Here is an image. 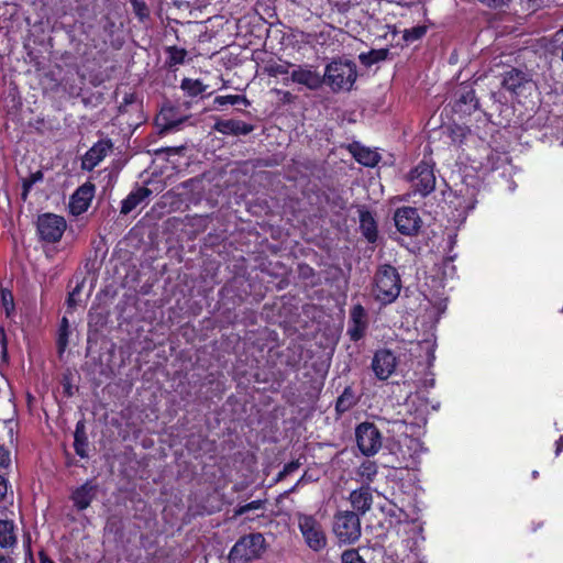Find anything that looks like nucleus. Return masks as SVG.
I'll use <instances>...</instances> for the list:
<instances>
[{
    "label": "nucleus",
    "mask_w": 563,
    "mask_h": 563,
    "mask_svg": "<svg viewBox=\"0 0 563 563\" xmlns=\"http://www.w3.org/2000/svg\"><path fill=\"white\" fill-rule=\"evenodd\" d=\"M323 76L332 92L350 91L357 78L356 64L349 59H334L325 66Z\"/></svg>",
    "instance_id": "1"
},
{
    "label": "nucleus",
    "mask_w": 563,
    "mask_h": 563,
    "mask_svg": "<svg viewBox=\"0 0 563 563\" xmlns=\"http://www.w3.org/2000/svg\"><path fill=\"white\" fill-rule=\"evenodd\" d=\"M401 280L397 269L388 264L378 267L374 277L373 294L379 302L387 305L397 299Z\"/></svg>",
    "instance_id": "2"
},
{
    "label": "nucleus",
    "mask_w": 563,
    "mask_h": 563,
    "mask_svg": "<svg viewBox=\"0 0 563 563\" xmlns=\"http://www.w3.org/2000/svg\"><path fill=\"white\" fill-rule=\"evenodd\" d=\"M296 520L303 541L310 550L320 552L327 548L325 530L316 516L297 512Z\"/></svg>",
    "instance_id": "3"
},
{
    "label": "nucleus",
    "mask_w": 563,
    "mask_h": 563,
    "mask_svg": "<svg viewBox=\"0 0 563 563\" xmlns=\"http://www.w3.org/2000/svg\"><path fill=\"white\" fill-rule=\"evenodd\" d=\"M265 538L262 533H250L240 538L230 551L232 563H246L260 559L265 551Z\"/></svg>",
    "instance_id": "4"
},
{
    "label": "nucleus",
    "mask_w": 563,
    "mask_h": 563,
    "mask_svg": "<svg viewBox=\"0 0 563 563\" xmlns=\"http://www.w3.org/2000/svg\"><path fill=\"white\" fill-rule=\"evenodd\" d=\"M333 532L340 543L351 544L361 537V521L354 511H339L334 516Z\"/></svg>",
    "instance_id": "5"
},
{
    "label": "nucleus",
    "mask_w": 563,
    "mask_h": 563,
    "mask_svg": "<svg viewBox=\"0 0 563 563\" xmlns=\"http://www.w3.org/2000/svg\"><path fill=\"white\" fill-rule=\"evenodd\" d=\"M412 194L426 197L435 188V175L433 166L427 162H420L407 176Z\"/></svg>",
    "instance_id": "6"
},
{
    "label": "nucleus",
    "mask_w": 563,
    "mask_h": 563,
    "mask_svg": "<svg viewBox=\"0 0 563 563\" xmlns=\"http://www.w3.org/2000/svg\"><path fill=\"white\" fill-rule=\"evenodd\" d=\"M67 223L64 217L55 213H43L37 217L36 231L41 241L46 243L58 242Z\"/></svg>",
    "instance_id": "7"
},
{
    "label": "nucleus",
    "mask_w": 563,
    "mask_h": 563,
    "mask_svg": "<svg viewBox=\"0 0 563 563\" xmlns=\"http://www.w3.org/2000/svg\"><path fill=\"white\" fill-rule=\"evenodd\" d=\"M355 435L358 449L366 456L375 455L382 448V434L374 423H361Z\"/></svg>",
    "instance_id": "8"
},
{
    "label": "nucleus",
    "mask_w": 563,
    "mask_h": 563,
    "mask_svg": "<svg viewBox=\"0 0 563 563\" xmlns=\"http://www.w3.org/2000/svg\"><path fill=\"white\" fill-rule=\"evenodd\" d=\"M289 80L301 85L309 90H318L324 84V76L323 74H320L313 66L302 64L294 66Z\"/></svg>",
    "instance_id": "9"
},
{
    "label": "nucleus",
    "mask_w": 563,
    "mask_h": 563,
    "mask_svg": "<svg viewBox=\"0 0 563 563\" xmlns=\"http://www.w3.org/2000/svg\"><path fill=\"white\" fill-rule=\"evenodd\" d=\"M397 230L404 235H415L421 227V219L418 210L412 207L397 209L394 216Z\"/></svg>",
    "instance_id": "10"
},
{
    "label": "nucleus",
    "mask_w": 563,
    "mask_h": 563,
    "mask_svg": "<svg viewBox=\"0 0 563 563\" xmlns=\"http://www.w3.org/2000/svg\"><path fill=\"white\" fill-rule=\"evenodd\" d=\"M479 107L475 90L468 85H462L455 91L454 111L462 115H471Z\"/></svg>",
    "instance_id": "11"
},
{
    "label": "nucleus",
    "mask_w": 563,
    "mask_h": 563,
    "mask_svg": "<svg viewBox=\"0 0 563 563\" xmlns=\"http://www.w3.org/2000/svg\"><path fill=\"white\" fill-rule=\"evenodd\" d=\"M397 366V358L390 350H379L372 361V368L378 379H387Z\"/></svg>",
    "instance_id": "12"
},
{
    "label": "nucleus",
    "mask_w": 563,
    "mask_h": 563,
    "mask_svg": "<svg viewBox=\"0 0 563 563\" xmlns=\"http://www.w3.org/2000/svg\"><path fill=\"white\" fill-rule=\"evenodd\" d=\"M113 144L110 140H100L95 143L84 155L81 159V168L92 170L104 157L111 152Z\"/></svg>",
    "instance_id": "13"
},
{
    "label": "nucleus",
    "mask_w": 563,
    "mask_h": 563,
    "mask_svg": "<svg viewBox=\"0 0 563 563\" xmlns=\"http://www.w3.org/2000/svg\"><path fill=\"white\" fill-rule=\"evenodd\" d=\"M95 196V185L87 181L76 189L70 197L69 209L75 216L86 212Z\"/></svg>",
    "instance_id": "14"
},
{
    "label": "nucleus",
    "mask_w": 563,
    "mask_h": 563,
    "mask_svg": "<svg viewBox=\"0 0 563 563\" xmlns=\"http://www.w3.org/2000/svg\"><path fill=\"white\" fill-rule=\"evenodd\" d=\"M98 485L92 481H87L75 488L70 495L74 507L78 511L86 510L97 497Z\"/></svg>",
    "instance_id": "15"
},
{
    "label": "nucleus",
    "mask_w": 563,
    "mask_h": 563,
    "mask_svg": "<svg viewBox=\"0 0 563 563\" xmlns=\"http://www.w3.org/2000/svg\"><path fill=\"white\" fill-rule=\"evenodd\" d=\"M367 327L366 312L363 306L355 305L350 313L349 334L351 340L358 341Z\"/></svg>",
    "instance_id": "16"
},
{
    "label": "nucleus",
    "mask_w": 563,
    "mask_h": 563,
    "mask_svg": "<svg viewBox=\"0 0 563 563\" xmlns=\"http://www.w3.org/2000/svg\"><path fill=\"white\" fill-rule=\"evenodd\" d=\"M213 129L225 135H247L254 130V126L241 120L230 119L218 120L214 123Z\"/></svg>",
    "instance_id": "17"
},
{
    "label": "nucleus",
    "mask_w": 563,
    "mask_h": 563,
    "mask_svg": "<svg viewBox=\"0 0 563 563\" xmlns=\"http://www.w3.org/2000/svg\"><path fill=\"white\" fill-rule=\"evenodd\" d=\"M350 501L352 507L357 511V515L366 514L373 504V495L368 486H363L353 490L350 494Z\"/></svg>",
    "instance_id": "18"
},
{
    "label": "nucleus",
    "mask_w": 563,
    "mask_h": 563,
    "mask_svg": "<svg viewBox=\"0 0 563 563\" xmlns=\"http://www.w3.org/2000/svg\"><path fill=\"white\" fill-rule=\"evenodd\" d=\"M528 84L526 75L515 68L505 73L501 81L503 87L511 93H519Z\"/></svg>",
    "instance_id": "19"
},
{
    "label": "nucleus",
    "mask_w": 563,
    "mask_h": 563,
    "mask_svg": "<svg viewBox=\"0 0 563 563\" xmlns=\"http://www.w3.org/2000/svg\"><path fill=\"white\" fill-rule=\"evenodd\" d=\"M151 190L145 187H140L136 190L130 192L128 197L122 201L121 213L129 214L135 209L148 195Z\"/></svg>",
    "instance_id": "20"
},
{
    "label": "nucleus",
    "mask_w": 563,
    "mask_h": 563,
    "mask_svg": "<svg viewBox=\"0 0 563 563\" xmlns=\"http://www.w3.org/2000/svg\"><path fill=\"white\" fill-rule=\"evenodd\" d=\"M16 544L15 526L12 520L0 519V548L7 549Z\"/></svg>",
    "instance_id": "21"
},
{
    "label": "nucleus",
    "mask_w": 563,
    "mask_h": 563,
    "mask_svg": "<svg viewBox=\"0 0 563 563\" xmlns=\"http://www.w3.org/2000/svg\"><path fill=\"white\" fill-rule=\"evenodd\" d=\"M360 229L363 235L369 241L375 242L377 238V227L374 217L369 211L360 212Z\"/></svg>",
    "instance_id": "22"
},
{
    "label": "nucleus",
    "mask_w": 563,
    "mask_h": 563,
    "mask_svg": "<svg viewBox=\"0 0 563 563\" xmlns=\"http://www.w3.org/2000/svg\"><path fill=\"white\" fill-rule=\"evenodd\" d=\"M353 155L360 164L368 167L375 166L380 159L377 152L358 145L354 146Z\"/></svg>",
    "instance_id": "23"
},
{
    "label": "nucleus",
    "mask_w": 563,
    "mask_h": 563,
    "mask_svg": "<svg viewBox=\"0 0 563 563\" xmlns=\"http://www.w3.org/2000/svg\"><path fill=\"white\" fill-rule=\"evenodd\" d=\"M74 448L77 455L80 457L88 456V439L85 432V426L82 421L77 422L76 430L74 433Z\"/></svg>",
    "instance_id": "24"
},
{
    "label": "nucleus",
    "mask_w": 563,
    "mask_h": 563,
    "mask_svg": "<svg viewBox=\"0 0 563 563\" xmlns=\"http://www.w3.org/2000/svg\"><path fill=\"white\" fill-rule=\"evenodd\" d=\"M356 404V397L351 387H346L338 398L335 408L339 412L350 410Z\"/></svg>",
    "instance_id": "25"
},
{
    "label": "nucleus",
    "mask_w": 563,
    "mask_h": 563,
    "mask_svg": "<svg viewBox=\"0 0 563 563\" xmlns=\"http://www.w3.org/2000/svg\"><path fill=\"white\" fill-rule=\"evenodd\" d=\"M180 88L189 96L197 97L206 90V86L199 79L184 78Z\"/></svg>",
    "instance_id": "26"
},
{
    "label": "nucleus",
    "mask_w": 563,
    "mask_h": 563,
    "mask_svg": "<svg viewBox=\"0 0 563 563\" xmlns=\"http://www.w3.org/2000/svg\"><path fill=\"white\" fill-rule=\"evenodd\" d=\"M377 474V465L375 462L365 461L363 462L357 471L356 475L362 482H372Z\"/></svg>",
    "instance_id": "27"
},
{
    "label": "nucleus",
    "mask_w": 563,
    "mask_h": 563,
    "mask_svg": "<svg viewBox=\"0 0 563 563\" xmlns=\"http://www.w3.org/2000/svg\"><path fill=\"white\" fill-rule=\"evenodd\" d=\"M70 330H69V322L66 317H63L59 329H58V336H57V349L59 355H62L67 345H68V336H69Z\"/></svg>",
    "instance_id": "28"
},
{
    "label": "nucleus",
    "mask_w": 563,
    "mask_h": 563,
    "mask_svg": "<svg viewBox=\"0 0 563 563\" xmlns=\"http://www.w3.org/2000/svg\"><path fill=\"white\" fill-rule=\"evenodd\" d=\"M213 103L218 107H223L227 104H240L242 103L245 107L251 104L250 100L245 96L240 95H228V96H218L214 98Z\"/></svg>",
    "instance_id": "29"
},
{
    "label": "nucleus",
    "mask_w": 563,
    "mask_h": 563,
    "mask_svg": "<svg viewBox=\"0 0 563 563\" xmlns=\"http://www.w3.org/2000/svg\"><path fill=\"white\" fill-rule=\"evenodd\" d=\"M166 53L168 54V65L170 67L185 63V58L187 56V51L185 48L169 46L166 48Z\"/></svg>",
    "instance_id": "30"
},
{
    "label": "nucleus",
    "mask_w": 563,
    "mask_h": 563,
    "mask_svg": "<svg viewBox=\"0 0 563 563\" xmlns=\"http://www.w3.org/2000/svg\"><path fill=\"white\" fill-rule=\"evenodd\" d=\"M295 65L290 63H273L265 66L264 70L268 76L276 77L278 75H286L289 73V67L294 68Z\"/></svg>",
    "instance_id": "31"
},
{
    "label": "nucleus",
    "mask_w": 563,
    "mask_h": 563,
    "mask_svg": "<svg viewBox=\"0 0 563 563\" xmlns=\"http://www.w3.org/2000/svg\"><path fill=\"white\" fill-rule=\"evenodd\" d=\"M427 33V27L424 25H417L411 29H407L404 31V40L408 43H412L415 41L420 40Z\"/></svg>",
    "instance_id": "32"
},
{
    "label": "nucleus",
    "mask_w": 563,
    "mask_h": 563,
    "mask_svg": "<svg viewBox=\"0 0 563 563\" xmlns=\"http://www.w3.org/2000/svg\"><path fill=\"white\" fill-rule=\"evenodd\" d=\"M42 180H43V173L41 170H37V172L31 174L27 178H25L23 180V194H22L23 199L26 198L32 186Z\"/></svg>",
    "instance_id": "33"
},
{
    "label": "nucleus",
    "mask_w": 563,
    "mask_h": 563,
    "mask_svg": "<svg viewBox=\"0 0 563 563\" xmlns=\"http://www.w3.org/2000/svg\"><path fill=\"white\" fill-rule=\"evenodd\" d=\"M385 57L386 51H372L368 55L362 54L360 56L362 63L368 66L384 59Z\"/></svg>",
    "instance_id": "34"
},
{
    "label": "nucleus",
    "mask_w": 563,
    "mask_h": 563,
    "mask_svg": "<svg viewBox=\"0 0 563 563\" xmlns=\"http://www.w3.org/2000/svg\"><path fill=\"white\" fill-rule=\"evenodd\" d=\"M342 563H365V561L357 550L351 549L342 553Z\"/></svg>",
    "instance_id": "35"
},
{
    "label": "nucleus",
    "mask_w": 563,
    "mask_h": 563,
    "mask_svg": "<svg viewBox=\"0 0 563 563\" xmlns=\"http://www.w3.org/2000/svg\"><path fill=\"white\" fill-rule=\"evenodd\" d=\"M484 7L493 10H504L511 0H478Z\"/></svg>",
    "instance_id": "36"
},
{
    "label": "nucleus",
    "mask_w": 563,
    "mask_h": 563,
    "mask_svg": "<svg viewBox=\"0 0 563 563\" xmlns=\"http://www.w3.org/2000/svg\"><path fill=\"white\" fill-rule=\"evenodd\" d=\"M263 507V501L262 500H253L246 505H243L241 506L238 510H236V514L238 515H244L251 510H256V509H260Z\"/></svg>",
    "instance_id": "37"
},
{
    "label": "nucleus",
    "mask_w": 563,
    "mask_h": 563,
    "mask_svg": "<svg viewBox=\"0 0 563 563\" xmlns=\"http://www.w3.org/2000/svg\"><path fill=\"white\" fill-rule=\"evenodd\" d=\"M300 466V463L298 461H291L289 463H287L283 471L278 474V478H283L291 473H294L295 471H297Z\"/></svg>",
    "instance_id": "38"
},
{
    "label": "nucleus",
    "mask_w": 563,
    "mask_h": 563,
    "mask_svg": "<svg viewBox=\"0 0 563 563\" xmlns=\"http://www.w3.org/2000/svg\"><path fill=\"white\" fill-rule=\"evenodd\" d=\"M10 464V452L0 445V467H7Z\"/></svg>",
    "instance_id": "39"
},
{
    "label": "nucleus",
    "mask_w": 563,
    "mask_h": 563,
    "mask_svg": "<svg viewBox=\"0 0 563 563\" xmlns=\"http://www.w3.org/2000/svg\"><path fill=\"white\" fill-rule=\"evenodd\" d=\"M186 120V118H180L178 120H167L164 124V129L165 130H176L184 121Z\"/></svg>",
    "instance_id": "40"
},
{
    "label": "nucleus",
    "mask_w": 563,
    "mask_h": 563,
    "mask_svg": "<svg viewBox=\"0 0 563 563\" xmlns=\"http://www.w3.org/2000/svg\"><path fill=\"white\" fill-rule=\"evenodd\" d=\"M80 292V286H76L75 289L69 294L67 303L69 308H74L76 306V296Z\"/></svg>",
    "instance_id": "41"
},
{
    "label": "nucleus",
    "mask_w": 563,
    "mask_h": 563,
    "mask_svg": "<svg viewBox=\"0 0 563 563\" xmlns=\"http://www.w3.org/2000/svg\"><path fill=\"white\" fill-rule=\"evenodd\" d=\"M137 15L143 19L148 15L147 8L144 3L135 2L134 3Z\"/></svg>",
    "instance_id": "42"
},
{
    "label": "nucleus",
    "mask_w": 563,
    "mask_h": 563,
    "mask_svg": "<svg viewBox=\"0 0 563 563\" xmlns=\"http://www.w3.org/2000/svg\"><path fill=\"white\" fill-rule=\"evenodd\" d=\"M8 492V482L7 479L0 475V500L4 498Z\"/></svg>",
    "instance_id": "43"
},
{
    "label": "nucleus",
    "mask_w": 563,
    "mask_h": 563,
    "mask_svg": "<svg viewBox=\"0 0 563 563\" xmlns=\"http://www.w3.org/2000/svg\"><path fill=\"white\" fill-rule=\"evenodd\" d=\"M562 449H563V435H561L556 442L555 454L559 455L561 453Z\"/></svg>",
    "instance_id": "44"
},
{
    "label": "nucleus",
    "mask_w": 563,
    "mask_h": 563,
    "mask_svg": "<svg viewBox=\"0 0 563 563\" xmlns=\"http://www.w3.org/2000/svg\"><path fill=\"white\" fill-rule=\"evenodd\" d=\"M0 563H13V560L11 558L0 555Z\"/></svg>",
    "instance_id": "45"
},
{
    "label": "nucleus",
    "mask_w": 563,
    "mask_h": 563,
    "mask_svg": "<svg viewBox=\"0 0 563 563\" xmlns=\"http://www.w3.org/2000/svg\"><path fill=\"white\" fill-rule=\"evenodd\" d=\"M180 150H183V147H170L167 151L174 152V153H179Z\"/></svg>",
    "instance_id": "46"
},
{
    "label": "nucleus",
    "mask_w": 563,
    "mask_h": 563,
    "mask_svg": "<svg viewBox=\"0 0 563 563\" xmlns=\"http://www.w3.org/2000/svg\"><path fill=\"white\" fill-rule=\"evenodd\" d=\"M298 484H299V482H298L294 487H291V488L289 489V493L295 492V490H296V488H297V486H298Z\"/></svg>",
    "instance_id": "47"
},
{
    "label": "nucleus",
    "mask_w": 563,
    "mask_h": 563,
    "mask_svg": "<svg viewBox=\"0 0 563 563\" xmlns=\"http://www.w3.org/2000/svg\"><path fill=\"white\" fill-rule=\"evenodd\" d=\"M538 475H539V473H538L537 471H534V472L532 473V476H533L534 478H537V477H538Z\"/></svg>",
    "instance_id": "48"
},
{
    "label": "nucleus",
    "mask_w": 563,
    "mask_h": 563,
    "mask_svg": "<svg viewBox=\"0 0 563 563\" xmlns=\"http://www.w3.org/2000/svg\"><path fill=\"white\" fill-rule=\"evenodd\" d=\"M41 561H42V563H45L47 560H46V558H44V556L42 555V556H41Z\"/></svg>",
    "instance_id": "49"
}]
</instances>
